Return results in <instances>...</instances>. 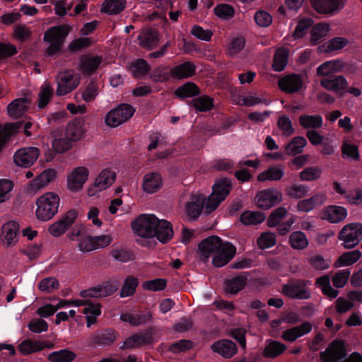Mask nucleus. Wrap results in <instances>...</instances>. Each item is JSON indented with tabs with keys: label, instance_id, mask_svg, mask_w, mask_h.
<instances>
[{
	"label": "nucleus",
	"instance_id": "nucleus-59",
	"mask_svg": "<svg viewBox=\"0 0 362 362\" xmlns=\"http://www.w3.org/2000/svg\"><path fill=\"white\" fill-rule=\"evenodd\" d=\"M193 104L198 111H208L213 107V100L203 95L193 100Z\"/></svg>",
	"mask_w": 362,
	"mask_h": 362
},
{
	"label": "nucleus",
	"instance_id": "nucleus-5",
	"mask_svg": "<svg viewBox=\"0 0 362 362\" xmlns=\"http://www.w3.org/2000/svg\"><path fill=\"white\" fill-rule=\"evenodd\" d=\"M68 34V30L64 26H55L49 28L44 35V40L47 43L46 54L50 57L57 55Z\"/></svg>",
	"mask_w": 362,
	"mask_h": 362
},
{
	"label": "nucleus",
	"instance_id": "nucleus-35",
	"mask_svg": "<svg viewBox=\"0 0 362 362\" xmlns=\"http://www.w3.org/2000/svg\"><path fill=\"white\" fill-rule=\"evenodd\" d=\"M45 346V342L25 339L18 344V349L22 354L29 355L43 350Z\"/></svg>",
	"mask_w": 362,
	"mask_h": 362
},
{
	"label": "nucleus",
	"instance_id": "nucleus-28",
	"mask_svg": "<svg viewBox=\"0 0 362 362\" xmlns=\"http://www.w3.org/2000/svg\"><path fill=\"white\" fill-rule=\"evenodd\" d=\"M155 237L161 242L166 243L173 236V230L171 223L165 219H158L155 226Z\"/></svg>",
	"mask_w": 362,
	"mask_h": 362
},
{
	"label": "nucleus",
	"instance_id": "nucleus-18",
	"mask_svg": "<svg viewBox=\"0 0 362 362\" xmlns=\"http://www.w3.org/2000/svg\"><path fill=\"white\" fill-rule=\"evenodd\" d=\"M282 293L291 298L308 299L310 293L302 281H291L282 287Z\"/></svg>",
	"mask_w": 362,
	"mask_h": 362
},
{
	"label": "nucleus",
	"instance_id": "nucleus-37",
	"mask_svg": "<svg viewBox=\"0 0 362 362\" xmlns=\"http://www.w3.org/2000/svg\"><path fill=\"white\" fill-rule=\"evenodd\" d=\"M266 216L260 211H246L240 216V221L245 226L257 225L265 220Z\"/></svg>",
	"mask_w": 362,
	"mask_h": 362
},
{
	"label": "nucleus",
	"instance_id": "nucleus-4",
	"mask_svg": "<svg viewBox=\"0 0 362 362\" xmlns=\"http://www.w3.org/2000/svg\"><path fill=\"white\" fill-rule=\"evenodd\" d=\"M231 188L232 184L229 179L223 177L216 180L212 187V192L205 204L206 212L214 211L229 194Z\"/></svg>",
	"mask_w": 362,
	"mask_h": 362
},
{
	"label": "nucleus",
	"instance_id": "nucleus-43",
	"mask_svg": "<svg viewBox=\"0 0 362 362\" xmlns=\"http://www.w3.org/2000/svg\"><path fill=\"white\" fill-rule=\"evenodd\" d=\"M241 100L242 105L248 107L255 106L259 104L265 105H269L270 104V100L265 98L264 95H258L255 93L251 92L247 93L245 96H243Z\"/></svg>",
	"mask_w": 362,
	"mask_h": 362
},
{
	"label": "nucleus",
	"instance_id": "nucleus-13",
	"mask_svg": "<svg viewBox=\"0 0 362 362\" xmlns=\"http://www.w3.org/2000/svg\"><path fill=\"white\" fill-rule=\"evenodd\" d=\"M57 173L53 168L44 170L35 179L30 182L25 187L26 193L34 195L41 189L47 187L57 177Z\"/></svg>",
	"mask_w": 362,
	"mask_h": 362
},
{
	"label": "nucleus",
	"instance_id": "nucleus-36",
	"mask_svg": "<svg viewBox=\"0 0 362 362\" xmlns=\"http://www.w3.org/2000/svg\"><path fill=\"white\" fill-rule=\"evenodd\" d=\"M247 284V276L240 275L225 281V290L227 293L235 294L241 291Z\"/></svg>",
	"mask_w": 362,
	"mask_h": 362
},
{
	"label": "nucleus",
	"instance_id": "nucleus-29",
	"mask_svg": "<svg viewBox=\"0 0 362 362\" xmlns=\"http://www.w3.org/2000/svg\"><path fill=\"white\" fill-rule=\"evenodd\" d=\"M349 44V40L342 37H334L318 45V53H332L342 49Z\"/></svg>",
	"mask_w": 362,
	"mask_h": 362
},
{
	"label": "nucleus",
	"instance_id": "nucleus-45",
	"mask_svg": "<svg viewBox=\"0 0 362 362\" xmlns=\"http://www.w3.org/2000/svg\"><path fill=\"white\" fill-rule=\"evenodd\" d=\"M291 247L296 250H302L305 248L308 245V240L301 231H295L291 233L289 238Z\"/></svg>",
	"mask_w": 362,
	"mask_h": 362
},
{
	"label": "nucleus",
	"instance_id": "nucleus-33",
	"mask_svg": "<svg viewBox=\"0 0 362 362\" xmlns=\"http://www.w3.org/2000/svg\"><path fill=\"white\" fill-rule=\"evenodd\" d=\"M102 59L98 56L85 55L80 59V69L86 74H90L95 71L100 64Z\"/></svg>",
	"mask_w": 362,
	"mask_h": 362
},
{
	"label": "nucleus",
	"instance_id": "nucleus-40",
	"mask_svg": "<svg viewBox=\"0 0 362 362\" xmlns=\"http://www.w3.org/2000/svg\"><path fill=\"white\" fill-rule=\"evenodd\" d=\"M361 257V252L358 250L343 253L336 261V267H346L354 264Z\"/></svg>",
	"mask_w": 362,
	"mask_h": 362
},
{
	"label": "nucleus",
	"instance_id": "nucleus-25",
	"mask_svg": "<svg viewBox=\"0 0 362 362\" xmlns=\"http://www.w3.org/2000/svg\"><path fill=\"white\" fill-rule=\"evenodd\" d=\"M347 0H318V13L333 16L344 7Z\"/></svg>",
	"mask_w": 362,
	"mask_h": 362
},
{
	"label": "nucleus",
	"instance_id": "nucleus-61",
	"mask_svg": "<svg viewBox=\"0 0 362 362\" xmlns=\"http://www.w3.org/2000/svg\"><path fill=\"white\" fill-rule=\"evenodd\" d=\"M351 272L350 270L346 269H342L338 272L332 279L333 285L334 287L341 288L344 286V285L346 284L349 276H350Z\"/></svg>",
	"mask_w": 362,
	"mask_h": 362
},
{
	"label": "nucleus",
	"instance_id": "nucleus-56",
	"mask_svg": "<svg viewBox=\"0 0 362 362\" xmlns=\"http://www.w3.org/2000/svg\"><path fill=\"white\" fill-rule=\"evenodd\" d=\"M135 77L139 78L146 74L149 70V65L144 59H138L130 67Z\"/></svg>",
	"mask_w": 362,
	"mask_h": 362
},
{
	"label": "nucleus",
	"instance_id": "nucleus-24",
	"mask_svg": "<svg viewBox=\"0 0 362 362\" xmlns=\"http://www.w3.org/2000/svg\"><path fill=\"white\" fill-rule=\"evenodd\" d=\"M163 186V179L158 173H148L142 179V189L146 194L158 192Z\"/></svg>",
	"mask_w": 362,
	"mask_h": 362
},
{
	"label": "nucleus",
	"instance_id": "nucleus-49",
	"mask_svg": "<svg viewBox=\"0 0 362 362\" xmlns=\"http://www.w3.org/2000/svg\"><path fill=\"white\" fill-rule=\"evenodd\" d=\"M198 93L199 89L193 83H187L178 88L175 91L176 95L181 98L192 97Z\"/></svg>",
	"mask_w": 362,
	"mask_h": 362
},
{
	"label": "nucleus",
	"instance_id": "nucleus-63",
	"mask_svg": "<svg viewBox=\"0 0 362 362\" xmlns=\"http://www.w3.org/2000/svg\"><path fill=\"white\" fill-rule=\"evenodd\" d=\"M77 248L83 253H87L95 250L92 236L86 235L78 240Z\"/></svg>",
	"mask_w": 362,
	"mask_h": 362
},
{
	"label": "nucleus",
	"instance_id": "nucleus-12",
	"mask_svg": "<svg viewBox=\"0 0 362 362\" xmlns=\"http://www.w3.org/2000/svg\"><path fill=\"white\" fill-rule=\"evenodd\" d=\"M89 177V170L84 166L73 168L66 176L67 189L72 192H78L83 188Z\"/></svg>",
	"mask_w": 362,
	"mask_h": 362
},
{
	"label": "nucleus",
	"instance_id": "nucleus-17",
	"mask_svg": "<svg viewBox=\"0 0 362 362\" xmlns=\"http://www.w3.org/2000/svg\"><path fill=\"white\" fill-rule=\"evenodd\" d=\"M278 86L281 91L292 94L300 92L303 88L304 85L300 75L288 74L279 79Z\"/></svg>",
	"mask_w": 362,
	"mask_h": 362
},
{
	"label": "nucleus",
	"instance_id": "nucleus-55",
	"mask_svg": "<svg viewBox=\"0 0 362 362\" xmlns=\"http://www.w3.org/2000/svg\"><path fill=\"white\" fill-rule=\"evenodd\" d=\"M286 194L293 199H300L305 197L308 190L302 185H292L286 188Z\"/></svg>",
	"mask_w": 362,
	"mask_h": 362
},
{
	"label": "nucleus",
	"instance_id": "nucleus-8",
	"mask_svg": "<svg viewBox=\"0 0 362 362\" xmlns=\"http://www.w3.org/2000/svg\"><path fill=\"white\" fill-rule=\"evenodd\" d=\"M80 75L74 70H65L58 74L56 94L65 95L75 90L80 82Z\"/></svg>",
	"mask_w": 362,
	"mask_h": 362
},
{
	"label": "nucleus",
	"instance_id": "nucleus-14",
	"mask_svg": "<svg viewBox=\"0 0 362 362\" xmlns=\"http://www.w3.org/2000/svg\"><path fill=\"white\" fill-rule=\"evenodd\" d=\"M347 357L346 346L344 341L334 340L325 351L320 353V358L325 362H344Z\"/></svg>",
	"mask_w": 362,
	"mask_h": 362
},
{
	"label": "nucleus",
	"instance_id": "nucleus-44",
	"mask_svg": "<svg viewBox=\"0 0 362 362\" xmlns=\"http://www.w3.org/2000/svg\"><path fill=\"white\" fill-rule=\"evenodd\" d=\"M76 358V354L69 349H61L50 353L47 358L52 362H71Z\"/></svg>",
	"mask_w": 362,
	"mask_h": 362
},
{
	"label": "nucleus",
	"instance_id": "nucleus-7",
	"mask_svg": "<svg viewBox=\"0 0 362 362\" xmlns=\"http://www.w3.org/2000/svg\"><path fill=\"white\" fill-rule=\"evenodd\" d=\"M338 239L344 241V248L352 249L362 240V223H351L345 225L338 234Z\"/></svg>",
	"mask_w": 362,
	"mask_h": 362
},
{
	"label": "nucleus",
	"instance_id": "nucleus-31",
	"mask_svg": "<svg viewBox=\"0 0 362 362\" xmlns=\"http://www.w3.org/2000/svg\"><path fill=\"white\" fill-rule=\"evenodd\" d=\"M28 105L29 102L26 98H16L8 105L7 114L11 118H18L25 112Z\"/></svg>",
	"mask_w": 362,
	"mask_h": 362
},
{
	"label": "nucleus",
	"instance_id": "nucleus-64",
	"mask_svg": "<svg viewBox=\"0 0 362 362\" xmlns=\"http://www.w3.org/2000/svg\"><path fill=\"white\" fill-rule=\"evenodd\" d=\"M245 40L242 37H234L231 40L228 47V52L230 56H235L245 47Z\"/></svg>",
	"mask_w": 362,
	"mask_h": 362
},
{
	"label": "nucleus",
	"instance_id": "nucleus-20",
	"mask_svg": "<svg viewBox=\"0 0 362 362\" xmlns=\"http://www.w3.org/2000/svg\"><path fill=\"white\" fill-rule=\"evenodd\" d=\"M76 217L77 212L75 210L69 211L61 219L49 226V233L54 237L61 236L74 223Z\"/></svg>",
	"mask_w": 362,
	"mask_h": 362
},
{
	"label": "nucleus",
	"instance_id": "nucleus-9",
	"mask_svg": "<svg viewBox=\"0 0 362 362\" xmlns=\"http://www.w3.org/2000/svg\"><path fill=\"white\" fill-rule=\"evenodd\" d=\"M116 173L110 168H105L100 171L95 177L94 182L90 185L87 189L88 197H94L100 192L109 188L115 181Z\"/></svg>",
	"mask_w": 362,
	"mask_h": 362
},
{
	"label": "nucleus",
	"instance_id": "nucleus-10",
	"mask_svg": "<svg viewBox=\"0 0 362 362\" xmlns=\"http://www.w3.org/2000/svg\"><path fill=\"white\" fill-rule=\"evenodd\" d=\"M135 109L128 104H122L107 113L105 122L110 127H117L126 122L134 115Z\"/></svg>",
	"mask_w": 362,
	"mask_h": 362
},
{
	"label": "nucleus",
	"instance_id": "nucleus-52",
	"mask_svg": "<svg viewBox=\"0 0 362 362\" xmlns=\"http://www.w3.org/2000/svg\"><path fill=\"white\" fill-rule=\"evenodd\" d=\"M287 209L284 206H280L272 211L268 220L267 225L269 227L276 226L281 220L286 216Z\"/></svg>",
	"mask_w": 362,
	"mask_h": 362
},
{
	"label": "nucleus",
	"instance_id": "nucleus-11",
	"mask_svg": "<svg viewBox=\"0 0 362 362\" xmlns=\"http://www.w3.org/2000/svg\"><path fill=\"white\" fill-rule=\"evenodd\" d=\"M283 194L276 188H267L257 193L255 202L256 206L262 209H269L281 203Z\"/></svg>",
	"mask_w": 362,
	"mask_h": 362
},
{
	"label": "nucleus",
	"instance_id": "nucleus-46",
	"mask_svg": "<svg viewBox=\"0 0 362 362\" xmlns=\"http://www.w3.org/2000/svg\"><path fill=\"white\" fill-rule=\"evenodd\" d=\"M307 141L303 136L293 138L286 148V153L290 155H296L303 151Z\"/></svg>",
	"mask_w": 362,
	"mask_h": 362
},
{
	"label": "nucleus",
	"instance_id": "nucleus-6",
	"mask_svg": "<svg viewBox=\"0 0 362 362\" xmlns=\"http://www.w3.org/2000/svg\"><path fill=\"white\" fill-rule=\"evenodd\" d=\"M157 217L153 214H141L132 223V228L137 235L151 238L155 237Z\"/></svg>",
	"mask_w": 362,
	"mask_h": 362
},
{
	"label": "nucleus",
	"instance_id": "nucleus-22",
	"mask_svg": "<svg viewBox=\"0 0 362 362\" xmlns=\"http://www.w3.org/2000/svg\"><path fill=\"white\" fill-rule=\"evenodd\" d=\"M206 202L205 197L200 194H192L185 206L186 214L189 219L195 220L201 214Z\"/></svg>",
	"mask_w": 362,
	"mask_h": 362
},
{
	"label": "nucleus",
	"instance_id": "nucleus-26",
	"mask_svg": "<svg viewBox=\"0 0 362 362\" xmlns=\"http://www.w3.org/2000/svg\"><path fill=\"white\" fill-rule=\"evenodd\" d=\"M211 350L223 358H229L237 352V346L234 342L228 339H221L214 342Z\"/></svg>",
	"mask_w": 362,
	"mask_h": 362
},
{
	"label": "nucleus",
	"instance_id": "nucleus-54",
	"mask_svg": "<svg viewBox=\"0 0 362 362\" xmlns=\"http://www.w3.org/2000/svg\"><path fill=\"white\" fill-rule=\"evenodd\" d=\"M276 244V236L274 233H263L257 239V245L261 249H267Z\"/></svg>",
	"mask_w": 362,
	"mask_h": 362
},
{
	"label": "nucleus",
	"instance_id": "nucleus-60",
	"mask_svg": "<svg viewBox=\"0 0 362 362\" xmlns=\"http://www.w3.org/2000/svg\"><path fill=\"white\" fill-rule=\"evenodd\" d=\"M216 15L224 20H228L234 16V9L228 4H219L214 8Z\"/></svg>",
	"mask_w": 362,
	"mask_h": 362
},
{
	"label": "nucleus",
	"instance_id": "nucleus-19",
	"mask_svg": "<svg viewBox=\"0 0 362 362\" xmlns=\"http://www.w3.org/2000/svg\"><path fill=\"white\" fill-rule=\"evenodd\" d=\"M348 215L347 209L341 206L328 205L320 213V218L330 223H339L344 221Z\"/></svg>",
	"mask_w": 362,
	"mask_h": 362
},
{
	"label": "nucleus",
	"instance_id": "nucleus-51",
	"mask_svg": "<svg viewBox=\"0 0 362 362\" xmlns=\"http://www.w3.org/2000/svg\"><path fill=\"white\" fill-rule=\"evenodd\" d=\"M59 283L54 277H47L38 284L39 289L45 293H52L59 288Z\"/></svg>",
	"mask_w": 362,
	"mask_h": 362
},
{
	"label": "nucleus",
	"instance_id": "nucleus-47",
	"mask_svg": "<svg viewBox=\"0 0 362 362\" xmlns=\"http://www.w3.org/2000/svg\"><path fill=\"white\" fill-rule=\"evenodd\" d=\"M286 349V346L284 344L276 341H270L264 349V355L267 357L274 358L283 353Z\"/></svg>",
	"mask_w": 362,
	"mask_h": 362
},
{
	"label": "nucleus",
	"instance_id": "nucleus-30",
	"mask_svg": "<svg viewBox=\"0 0 362 362\" xmlns=\"http://www.w3.org/2000/svg\"><path fill=\"white\" fill-rule=\"evenodd\" d=\"M86 127L83 121L74 120L69 122L66 129V136L71 141H78L86 133Z\"/></svg>",
	"mask_w": 362,
	"mask_h": 362
},
{
	"label": "nucleus",
	"instance_id": "nucleus-42",
	"mask_svg": "<svg viewBox=\"0 0 362 362\" xmlns=\"http://www.w3.org/2000/svg\"><path fill=\"white\" fill-rule=\"evenodd\" d=\"M196 70L195 66L186 62L178 66H176L172 71L173 75L177 78H185L192 76L194 74Z\"/></svg>",
	"mask_w": 362,
	"mask_h": 362
},
{
	"label": "nucleus",
	"instance_id": "nucleus-34",
	"mask_svg": "<svg viewBox=\"0 0 362 362\" xmlns=\"http://www.w3.org/2000/svg\"><path fill=\"white\" fill-rule=\"evenodd\" d=\"M284 175V169L281 165H273L259 173L257 180L260 182L277 181Z\"/></svg>",
	"mask_w": 362,
	"mask_h": 362
},
{
	"label": "nucleus",
	"instance_id": "nucleus-57",
	"mask_svg": "<svg viewBox=\"0 0 362 362\" xmlns=\"http://www.w3.org/2000/svg\"><path fill=\"white\" fill-rule=\"evenodd\" d=\"M28 327L32 332L40 334L47 331L48 323L41 317L33 318L30 321Z\"/></svg>",
	"mask_w": 362,
	"mask_h": 362
},
{
	"label": "nucleus",
	"instance_id": "nucleus-2",
	"mask_svg": "<svg viewBox=\"0 0 362 362\" xmlns=\"http://www.w3.org/2000/svg\"><path fill=\"white\" fill-rule=\"evenodd\" d=\"M344 68L343 62L330 60L322 63L318 66V76H327L321 80L320 83L327 90L339 92L346 88L348 83L343 76L331 75L332 73L339 71Z\"/></svg>",
	"mask_w": 362,
	"mask_h": 362
},
{
	"label": "nucleus",
	"instance_id": "nucleus-62",
	"mask_svg": "<svg viewBox=\"0 0 362 362\" xmlns=\"http://www.w3.org/2000/svg\"><path fill=\"white\" fill-rule=\"evenodd\" d=\"M93 40L90 37H80L72 41L69 45V49L73 52H76L81 49L90 46Z\"/></svg>",
	"mask_w": 362,
	"mask_h": 362
},
{
	"label": "nucleus",
	"instance_id": "nucleus-27",
	"mask_svg": "<svg viewBox=\"0 0 362 362\" xmlns=\"http://www.w3.org/2000/svg\"><path fill=\"white\" fill-rule=\"evenodd\" d=\"M312 330V325L309 322H304L299 326L293 327L285 330L281 335L284 340L293 342L297 339L308 334Z\"/></svg>",
	"mask_w": 362,
	"mask_h": 362
},
{
	"label": "nucleus",
	"instance_id": "nucleus-32",
	"mask_svg": "<svg viewBox=\"0 0 362 362\" xmlns=\"http://www.w3.org/2000/svg\"><path fill=\"white\" fill-rule=\"evenodd\" d=\"M300 124L305 129H310L308 132V137L310 141L314 145H317V116L315 115H302L299 119Z\"/></svg>",
	"mask_w": 362,
	"mask_h": 362
},
{
	"label": "nucleus",
	"instance_id": "nucleus-3",
	"mask_svg": "<svg viewBox=\"0 0 362 362\" xmlns=\"http://www.w3.org/2000/svg\"><path fill=\"white\" fill-rule=\"evenodd\" d=\"M60 203L59 196L53 192H47L39 196L36 201L35 215L41 221L52 219L59 211Z\"/></svg>",
	"mask_w": 362,
	"mask_h": 362
},
{
	"label": "nucleus",
	"instance_id": "nucleus-48",
	"mask_svg": "<svg viewBox=\"0 0 362 362\" xmlns=\"http://www.w3.org/2000/svg\"><path fill=\"white\" fill-rule=\"evenodd\" d=\"M52 95L53 89L51 86L48 83L43 84L38 94V107L40 109L45 107L48 104Z\"/></svg>",
	"mask_w": 362,
	"mask_h": 362
},
{
	"label": "nucleus",
	"instance_id": "nucleus-1",
	"mask_svg": "<svg viewBox=\"0 0 362 362\" xmlns=\"http://www.w3.org/2000/svg\"><path fill=\"white\" fill-rule=\"evenodd\" d=\"M201 258L205 261L212 257L216 267L226 265L235 255L236 248L228 242H223L218 236H209L199 245Z\"/></svg>",
	"mask_w": 362,
	"mask_h": 362
},
{
	"label": "nucleus",
	"instance_id": "nucleus-16",
	"mask_svg": "<svg viewBox=\"0 0 362 362\" xmlns=\"http://www.w3.org/2000/svg\"><path fill=\"white\" fill-rule=\"evenodd\" d=\"M40 151L34 146L21 148L17 150L13 156L16 165L28 168L32 166L39 158Z\"/></svg>",
	"mask_w": 362,
	"mask_h": 362
},
{
	"label": "nucleus",
	"instance_id": "nucleus-58",
	"mask_svg": "<svg viewBox=\"0 0 362 362\" xmlns=\"http://www.w3.org/2000/svg\"><path fill=\"white\" fill-rule=\"evenodd\" d=\"M166 281L164 279H155L143 283V288L151 291H160L165 288Z\"/></svg>",
	"mask_w": 362,
	"mask_h": 362
},
{
	"label": "nucleus",
	"instance_id": "nucleus-50",
	"mask_svg": "<svg viewBox=\"0 0 362 362\" xmlns=\"http://www.w3.org/2000/svg\"><path fill=\"white\" fill-rule=\"evenodd\" d=\"M138 284L139 282L136 278L133 276L127 277L125 279L124 284L122 287L120 291V296L124 298L134 294Z\"/></svg>",
	"mask_w": 362,
	"mask_h": 362
},
{
	"label": "nucleus",
	"instance_id": "nucleus-15",
	"mask_svg": "<svg viewBox=\"0 0 362 362\" xmlns=\"http://www.w3.org/2000/svg\"><path fill=\"white\" fill-rule=\"evenodd\" d=\"M120 281L115 277L102 285L80 292L83 298H102L113 294L119 288Z\"/></svg>",
	"mask_w": 362,
	"mask_h": 362
},
{
	"label": "nucleus",
	"instance_id": "nucleus-41",
	"mask_svg": "<svg viewBox=\"0 0 362 362\" xmlns=\"http://www.w3.org/2000/svg\"><path fill=\"white\" fill-rule=\"evenodd\" d=\"M125 0H105L101 6V12L110 15L121 12L125 7Z\"/></svg>",
	"mask_w": 362,
	"mask_h": 362
},
{
	"label": "nucleus",
	"instance_id": "nucleus-39",
	"mask_svg": "<svg viewBox=\"0 0 362 362\" xmlns=\"http://www.w3.org/2000/svg\"><path fill=\"white\" fill-rule=\"evenodd\" d=\"M288 50L285 48L276 49L274 56L272 68L275 71H283L288 63Z\"/></svg>",
	"mask_w": 362,
	"mask_h": 362
},
{
	"label": "nucleus",
	"instance_id": "nucleus-21",
	"mask_svg": "<svg viewBox=\"0 0 362 362\" xmlns=\"http://www.w3.org/2000/svg\"><path fill=\"white\" fill-rule=\"evenodd\" d=\"M21 128H23L27 136L33 135L31 131L33 124L30 122L8 123L4 126L0 124V142L5 141L9 136L15 135Z\"/></svg>",
	"mask_w": 362,
	"mask_h": 362
},
{
	"label": "nucleus",
	"instance_id": "nucleus-38",
	"mask_svg": "<svg viewBox=\"0 0 362 362\" xmlns=\"http://www.w3.org/2000/svg\"><path fill=\"white\" fill-rule=\"evenodd\" d=\"M141 46L152 49L158 42V33L153 30H146L139 35Z\"/></svg>",
	"mask_w": 362,
	"mask_h": 362
},
{
	"label": "nucleus",
	"instance_id": "nucleus-23",
	"mask_svg": "<svg viewBox=\"0 0 362 362\" xmlns=\"http://www.w3.org/2000/svg\"><path fill=\"white\" fill-rule=\"evenodd\" d=\"M19 225L17 222L9 221L1 227V239L8 246L13 245L18 242Z\"/></svg>",
	"mask_w": 362,
	"mask_h": 362
},
{
	"label": "nucleus",
	"instance_id": "nucleus-53",
	"mask_svg": "<svg viewBox=\"0 0 362 362\" xmlns=\"http://www.w3.org/2000/svg\"><path fill=\"white\" fill-rule=\"evenodd\" d=\"M13 182L7 179H0V204L8 200L13 190Z\"/></svg>",
	"mask_w": 362,
	"mask_h": 362
}]
</instances>
